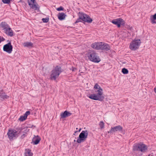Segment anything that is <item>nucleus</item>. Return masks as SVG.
Masks as SVG:
<instances>
[{
	"label": "nucleus",
	"mask_w": 156,
	"mask_h": 156,
	"mask_svg": "<svg viewBox=\"0 0 156 156\" xmlns=\"http://www.w3.org/2000/svg\"><path fill=\"white\" fill-rule=\"evenodd\" d=\"M8 138L10 140L16 138L17 136V132L15 129L9 130L7 133Z\"/></svg>",
	"instance_id": "6"
},
{
	"label": "nucleus",
	"mask_w": 156,
	"mask_h": 156,
	"mask_svg": "<svg viewBox=\"0 0 156 156\" xmlns=\"http://www.w3.org/2000/svg\"><path fill=\"white\" fill-rule=\"evenodd\" d=\"M122 73L124 74H127L129 72L128 70L125 68H123L122 69Z\"/></svg>",
	"instance_id": "25"
},
{
	"label": "nucleus",
	"mask_w": 156,
	"mask_h": 156,
	"mask_svg": "<svg viewBox=\"0 0 156 156\" xmlns=\"http://www.w3.org/2000/svg\"><path fill=\"white\" fill-rule=\"evenodd\" d=\"M137 148L139 150L142 152H145L147 150V147L146 145L142 143H140L137 144Z\"/></svg>",
	"instance_id": "10"
},
{
	"label": "nucleus",
	"mask_w": 156,
	"mask_h": 156,
	"mask_svg": "<svg viewBox=\"0 0 156 156\" xmlns=\"http://www.w3.org/2000/svg\"><path fill=\"white\" fill-rule=\"evenodd\" d=\"M66 15L63 12L59 13L58 15V19L60 20H62L65 18Z\"/></svg>",
	"instance_id": "20"
},
{
	"label": "nucleus",
	"mask_w": 156,
	"mask_h": 156,
	"mask_svg": "<svg viewBox=\"0 0 156 156\" xmlns=\"http://www.w3.org/2000/svg\"><path fill=\"white\" fill-rule=\"evenodd\" d=\"M79 18L76 21L75 23L81 22L82 21L88 23H91L92 21V19L88 15L82 12H79Z\"/></svg>",
	"instance_id": "4"
},
{
	"label": "nucleus",
	"mask_w": 156,
	"mask_h": 156,
	"mask_svg": "<svg viewBox=\"0 0 156 156\" xmlns=\"http://www.w3.org/2000/svg\"><path fill=\"white\" fill-rule=\"evenodd\" d=\"M23 45L24 47H32L33 45V44L31 42H27L24 43Z\"/></svg>",
	"instance_id": "22"
},
{
	"label": "nucleus",
	"mask_w": 156,
	"mask_h": 156,
	"mask_svg": "<svg viewBox=\"0 0 156 156\" xmlns=\"http://www.w3.org/2000/svg\"><path fill=\"white\" fill-rule=\"evenodd\" d=\"M25 136V134H23L22 136H21V137L22 138H23Z\"/></svg>",
	"instance_id": "37"
},
{
	"label": "nucleus",
	"mask_w": 156,
	"mask_h": 156,
	"mask_svg": "<svg viewBox=\"0 0 156 156\" xmlns=\"http://www.w3.org/2000/svg\"><path fill=\"white\" fill-rule=\"evenodd\" d=\"M81 130V128H80V129H79V130L78 131L79 132H80V131Z\"/></svg>",
	"instance_id": "38"
},
{
	"label": "nucleus",
	"mask_w": 156,
	"mask_h": 156,
	"mask_svg": "<svg viewBox=\"0 0 156 156\" xmlns=\"http://www.w3.org/2000/svg\"><path fill=\"white\" fill-rule=\"evenodd\" d=\"M10 0H2V2L5 4L9 3Z\"/></svg>",
	"instance_id": "30"
},
{
	"label": "nucleus",
	"mask_w": 156,
	"mask_h": 156,
	"mask_svg": "<svg viewBox=\"0 0 156 156\" xmlns=\"http://www.w3.org/2000/svg\"><path fill=\"white\" fill-rule=\"evenodd\" d=\"M63 8L62 6H60L57 9V10L58 11H60L63 10Z\"/></svg>",
	"instance_id": "32"
},
{
	"label": "nucleus",
	"mask_w": 156,
	"mask_h": 156,
	"mask_svg": "<svg viewBox=\"0 0 156 156\" xmlns=\"http://www.w3.org/2000/svg\"><path fill=\"white\" fill-rule=\"evenodd\" d=\"M94 88L95 89H99V88H101V87L99 85L98 83H96L95 84L94 86Z\"/></svg>",
	"instance_id": "29"
},
{
	"label": "nucleus",
	"mask_w": 156,
	"mask_h": 156,
	"mask_svg": "<svg viewBox=\"0 0 156 156\" xmlns=\"http://www.w3.org/2000/svg\"><path fill=\"white\" fill-rule=\"evenodd\" d=\"M151 22L152 23H156V13L151 18Z\"/></svg>",
	"instance_id": "23"
},
{
	"label": "nucleus",
	"mask_w": 156,
	"mask_h": 156,
	"mask_svg": "<svg viewBox=\"0 0 156 156\" xmlns=\"http://www.w3.org/2000/svg\"><path fill=\"white\" fill-rule=\"evenodd\" d=\"M78 131L77 130H76V131H75V132H74V135H76V133H77L78 132Z\"/></svg>",
	"instance_id": "35"
},
{
	"label": "nucleus",
	"mask_w": 156,
	"mask_h": 156,
	"mask_svg": "<svg viewBox=\"0 0 156 156\" xmlns=\"http://www.w3.org/2000/svg\"><path fill=\"white\" fill-rule=\"evenodd\" d=\"M91 47L93 48L96 50H101L108 51L110 50V47L106 43L102 42H95L92 44Z\"/></svg>",
	"instance_id": "1"
},
{
	"label": "nucleus",
	"mask_w": 156,
	"mask_h": 156,
	"mask_svg": "<svg viewBox=\"0 0 156 156\" xmlns=\"http://www.w3.org/2000/svg\"><path fill=\"white\" fill-rule=\"evenodd\" d=\"M99 125L101 129H103L104 128V122L102 121H100V122L99 123Z\"/></svg>",
	"instance_id": "26"
},
{
	"label": "nucleus",
	"mask_w": 156,
	"mask_h": 156,
	"mask_svg": "<svg viewBox=\"0 0 156 156\" xmlns=\"http://www.w3.org/2000/svg\"><path fill=\"white\" fill-rule=\"evenodd\" d=\"M96 92H98L96 94L99 97V98H100V99L102 101H103L104 99V97L103 95V90L101 88L99 89H98L97 91H95Z\"/></svg>",
	"instance_id": "11"
},
{
	"label": "nucleus",
	"mask_w": 156,
	"mask_h": 156,
	"mask_svg": "<svg viewBox=\"0 0 156 156\" xmlns=\"http://www.w3.org/2000/svg\"><path fill=\"white\" fill-rule=\"evenodd\" d=\"M25 156H33V154L31 152L30 149H25Z\"/></svg>",
	"instance_id": "21"
},
{
	"label": "nucleus",
	"mask_w": 156,
	"mask_h": 156,
	"mask_svg": "<svg viewBox=\"0 0 156 156\" xmlns=\"http://www.w3.org/2000/svg\"><path fill=\"white\" fill-rule=\"evenodd\" d=\"M87 56L88 59L93 62L98 63L101 60L98 54L94 50L90 51L87 54Z\"/></svg>",
	"instance_id": "2"
},
{
	"label": "nucleus",
	"mask_w": 156,
	"mask_h": 156,
	"mask_svg": "<svg viewBox=\"0 0 156 156\" xmlns=\"http://www.w3.org/2000/svg\"><path fill=\"white\" fill-rule=\"evenodd\" d=\"M12 46L11 44V42L10 41L8 44L4 45L3 50L4 51L10 54L12 51Z\"/></svg>",
	"instance_id": "8"
},
{
	"label": "nucleus",
	"mask_w": 156,
	"mask_h": 156,
	"mask_svg": "<svg viewBox=\"0 0 156 156\" xmlns=\"http://www.w3.org/2000/svg\"><path fill=\"white\" fill-rule=\"evenodd\" d=\"M75 141H76V140H74V142H75Z\"/></svg>",
	"instance_id": "42"
},
{
	"label": "nucleus",
	"mask_w": 156,
	"mask_h": 156,
	"mask_svg": "<svg viewBox=\"0 0 156 156\" xmlns=\"http://www.w3.org/2000/svg\"><path fill=\"white\" fill-rule=\"evenodd\" d=\"M90 98L95 100H98L100 101H102L100 99V98H99V97L96 94H91L90 95L88 96Z\"/></svg>",
	"instance_id": "17"
},
{
	"label": "nucleus",
	"mask_w": 156,
	"mask_h": 156,
	"mask_svg": "<svg viewBox=\"0 0 156 156\" xmlns=\"http://www.w3.org/2000/svg\"><path fill=\"white\" fill-rule=\"evenodd\" d=\"M0 26L4 30L9 27V25L6 23L4 22H2L0 24Z\"/></svg>",
	"instance_id": "19"
},
{
	"label": "nucleus",
	"mask_w": 156,
	"mask_h": 156,
	"mask_svg": "<svg viewBox=\"0 0 156 156\" xmlns=\"http://www.w3.org/2000/svg\"><path fill=\"white\" fill-rule=\"evenodd\" d=\"M4 31V32L9 36L12 37L13 36V31L10 27H9L5 30Z\"/></svg>",
	"instance_id": "14"
},
{
	"label": "nucleus",
	"mask_w": 156,
	"mask_h": 156,
	"mask_svg": "<svg viewBox=\"0 0 156 156\" xmlns=\"http://www.w3.org/2000/svg\"><path fill=\"white\" fill-rule=\"evenodd\" d=\"M62 71V68L57 66L51 71L50 79L51 80H55Z\"/></svg>",
	"instance_id": "3"
},
{
	"label": "nucleus",
	"mask_w": 156,
	"mask_h": 156,
	"mask_svg": "<svg viewBox=\"0 0 156 156\" xmlns=\"http://www.w3.org/2000/svg\"><path fill=\"white\" fill-rule=\"evenodd\" d=\"M130 49L132 50H135L136 49V38L130 44L129 46Z\"/></svg>",
	"instance_id": "12"
},
{
	"label": "nucleus",
	"mask_w": 156,
	"mask_h": 156,
	"mask_svg": "<svg viewBox=\"0 0 156 156\" xmlns=\"http://www.w3.org/2000/svg\"><path fill=\"white\" fill-rule=\"evenodd\" d=\"M133 150L134 151H136V144L135 143L133 146Z\"/></svg>",
	"instance_id": "31"
},
{
	"label": "nucleus",
	"mask_w": 156,
	"mask_h": 156,
	"mask_svg": "<svg viewBox=\"0 0 156 156\" xmlns=\"http://www.w3.org/2000/svg\"><path fill=\"white\" fill-rule=\"evenodd\" d=\"M123 128L120 125H118L113 127H111L108 133H113L117 131H121L122 130Z\"/></svg>",
	"instance_id": "9"
},
{
	"label": "nucleus",
	"mask_w": 156,
	"mask_h": 156,
	"mask_svg": "<svg viewBox=\"0 0 156 156\" xmlns=\"http://www.w3.org/2000/svg\"><path fill=\"white\" fill-rule=\"evenodd\" d=\"M41 140V138L38 136L37 135L36 136H34L32 139V142L34 144L36 145L39 143Z\"/></svg>",
	"instance_id": "18"
},
{
	"label": "nucleus",
	"mask_w": 156,
	"mask_h": 156,
	"mask_svg": "<svg viewBox=\"0 0 156 156\" xmlns=\"http://www.w3.org/2000/svg\"><path fill=\"white\" fill-rule=\"evenodd\" d=\"M21 1H22V0H20V1H19V2H21Z\"/></svg>",
	"instance_id": "40"
},
{
	"label": "nucleus",
	"mask_w": 156,
	"mask_h": 156,
	"mask_svg": "<svg viewBox=\"0 0 156 156\" xmlns=\"http://www.w3.org/2000/svg\"><path fill=\"white\" fill-rule=\"evenodd\" d=\"M76 69V68H74L73 69V71H74Z\"/></svg>",
	"instance_id": "39"
},
{
	"label": "nucleus",
	"mask_w": 156,
	"mask_h": 156,
	"mask_svg": "<svg viewBox=\"0 0 156 156\" xmlns=\"http://www.w3.org/2000/svg\"><path fill=\"white\" fill-rule=\"evenodd\" d=\"M5 40V38H4L3 37H1V36H0V43L2 41H4Z\"/></svg>",
	"instance_id": "34"
},
{
	"label": "nucleus",
	"mask_w": 156,
	"mask_h": 156,
	"mask_svg": "<svg viewBox=\"0 0 156 156\" xmlns=\"http://www.w3.org/2000/svg\"><path fill=\"white\" fill-rule=\"evenodd\" d=\"M9 98V96L5 94V93H0V98L4 99L7 98Z\"/></svg>",
	"instance_id": "24"
},
{
	"label": "nucleus",
	"mask_w": 156,
	"mask_h": 156,
	"mask_svg": "<svg viewBox=\"0 0 156 156\" xmlns=\"http://www.w3.org/2000/svg\"><path fill=\"white\" fill-rule=\"evenodd\" d=\"M28 5L30 8L35 10H39V6L37 2L34 4H30V3L29 2H28Z\"/></svg>",
	"instance_id": "13"
},
{
	"label": "nucleus",
	"mask_w": 156,
	"mask_h": 156,
	"mask_svg": "<svg viewBox=\"0 0 156 156\" xmlns=\"http://www.w3.org/2000/svg\"><path fill=\"white\" fill-rule=\"evenodd\" d=\"M88 132L87 130H83L80 133L79 137L77 138L76 142L77 143L80 144L86 140L87 138Z\"/></svg>",
	"instance_id": "5"
},
{
	"label": "nucleus",
	"mask_w": 156,
	"mask_h": 156,
	"mask_svg": "<svg viewBox=\"0 0 156 156\" xmlns=\"http://www.w3.org/2000/svg\"><path fill=\"white\" fill-rule=\"evenodd\" d=\"M49 20V18H42V20L44 23H47Z\"/></svg>",
	"instance_id": "28"
},
{
	"label": "nucleus",
	"mask_w": 156,
	"mask_h": 156,
	"mask_svg": "<svg viewBox=\"0 0 156 156\" xmlns=\"http://www.w3.org/2000/svg\"><path fill=\"white\" fill-rule=\"evenodd\" d=\"M111 22L117 26L118 27H120L121 25H124L125 24L124 20L121 18L114 19Z\"/></svg>",
	"instance_id": "7"
},
{
	"label": "nucleus",
	"mask_w": 156,
	"mask_h": 156,
	"mask_svg": "<svg viewBox=\"0 0 156 156\" xmlns=\"http://www.w3.org/2000/svg\"><path fill=\"white\" fill-rule=\"evenodd\" d=\"M76 130H77V129H78V128H76Z\"/></svg>",
	"instance_id": "41"
},
{
	"label": "nucleus",
	"mask_w": 156,
	"mask_h": 156,
	"mask_svg": "<svg viewBox=\"0 0 156 156\" xmlns=\"http://www.w3.org/2000/svg\"><path fill=\"white\" fill-rule=\"evenodd\" d=\"M30 114V112L29 111H27L23 115L21 116L19 118V120L21 121H23L25 120L27 118L28 115Z\"/></svg>",
	"instance_id": "15"
},
{
	"label": "nucleus",
	"mask_w": 156,
	"mask_h": 156,
	"mask_svg": "<svg viewBox=\"0 0 156 156\" xmlns=\"http://www.w3.org/2000/svg\"><path fill=\"white\" fill-rule=\"evenodd\" d=\"M137 46H139L141 43V41L140 40L137 39Z\"/></svg>",
	"instance_id": "33"
},
{
	"label": "nucleus",
	"mask_w": 156,
	"mask_h": 156,
	"mask_svg": "<svg viewBox=\"0 0 156 156\" xmlns=\"http://www.w3.org/2000/svg\"><path fill=\"white\" fill-rule=\"evenodd\" d=\"M72 115V113L69 112L65 111L63 113H62L60 115L61 118H65L66 117L70 116Z\"/></svg>",
	"instance_id": "16"
},
{
	"label": "nucleus",
	"mask_w": 156,
	"mask_h": 156,
	"mask_svg": "<svg viewBox=\"0 0 156 156\" xmlns=\"http://www.w3.org/2000/svg\"><path fill=\"white\" fill-rule=\"evenodd\" d=\"M27 2L28 3V2H29L30 4H34L36 2L35 0H28Z\"/></svg>",
	"instance_id": "27"
},
{
	"label": "nucleus",
	"mask_w": 156,
	"mask_h": 156,
	"mask_svg": "<svg viewBox=\"0 0 156 156\" xmlns=\"http://www.w3.org/2000/svg\"><path fill=\"white\" fill-rule=\"evenodd\" d=\"M154 92L155 93H156V87L154 88Z\"/></svg>",
	"instance_id": "36"
}]
</instances>
